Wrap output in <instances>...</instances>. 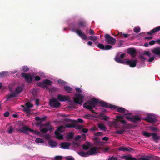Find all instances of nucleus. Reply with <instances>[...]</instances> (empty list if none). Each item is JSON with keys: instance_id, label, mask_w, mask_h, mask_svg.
<instances>
[{"instance_id": "4d7b16f0", "label": "nucleus", "mask_w": 160, "mask_h": 160, "mask_svg": "<svg viewBox=\"0 0 160 160\" xmlns=\"http://www.w3.org/2000/svg\"><path fill=\"white\" fill-rule=\"evenodd\" d=\"M41 126H42L43 127H47V128L49 127L50 125V123H46L45 124H41Z\"/></svg>"}, {"instance_id": "13d9d810", "label": "nucleus", "mask_w": 160, "mask_h": 160, "mask_svg": "<svg viewBox=\"0 0 160 160\" xmlns=\"http://www.w3.org/2000/svg\"><path fill=\"white\" fill-rule=\"evenodd\" d=\"M13 129L12 127H11L10 128L8 129V132L9 134H11L12 132Z\"/></svg>"}, {"instance_id": "f704fd0d", "label": "nucleus", "mask_w": 160, "mask_h": 160, "mask_svg": "<svg viewBox=\"0 0 160 160\" xmlns=\"http://www.w3.org/2000/svg\"><path fill=\"white\" fill-rule=\"evenodd\" d=\"M125 132V130L124 129H120L116 131L115 133L118 134H122Z\"/></svg>"}, {"instance_id": "de8ad7c7", "label": "nucleus", "mask_w": 160, "mask_h": 160, "mask_svg": "<svg viewBox=\"0 0 160 160\" xmlns=\"http://www.w3.org/2000/svg\"><path fill=\"white\" fill-rule=\"evenodd\" d=\"M24 111L27 113H29L30 112V110L29 108L25 107L24 108Z\"/></svg>"}, {"instance_id": "c9c22d12", "label": "nucleus", "mask_w": 160, "mask_h": 160, "mask_svg": "<svg viewBox=\"0 0 160 160\" xmlns=\"http://www.w3.org/2000/svg\"><path fill=\"white\" fill-rule=\"evenodd\" d=\"M124 115L127 116L125 117L126 119L128 120L129 121H131L132 120V117H130V116H128V115H132V113H126L124 114Z\"/></svg>"}, {"instance_id": "0e129e2a", "label": "nucleus", "mask_w": 160, "mask_h": 160, "mask_svg": "<svg viewBox=\"0 0 160 160\" xmlns=\"http://www.w3.org/2000/svg\"><path fill=\"white\" fill-rule=\"evenodd\" d=\"M155 42H156L155 41H154V40L151 41L149 42V44L150 45H153L155 44Z\"/></svg>"}, {"instance_id": "5fc2aeb1", "label": "nucleus", "mask_w": 160, "mask_h": 160, "mask_svg": "<svg viewBox=\"0 0 160 160\" xmlns=\"http://www.w3.org/2000/svg\"><path fill=\"white\" fill-rule=\"evenodd\" d=\"M89 33L91 35H93L95 34L94 31L91 29L89 30Z\"/></svg>"}, {"instance_id": "a19ab883", "label": "nucleus", "mask_w": 160, "mask_h": 160, "mask_svg": "<svg viewBox=\"0 0 160 160\" xmlns=\"http://www.w3.org/2000/svg\"><path fill=\"white\" fill-rule=\"evenodd\" d=\"M133 31L136 33H138L140 32V28L139 27H137L134 28Z\"/></svg>"}, {"instance_id": "79ce46f5", "label": "nucleus", "mask_w": 160, "mask_h": 160, "mask_svg": "<svg viewBox=\"0 0 160 160\" xmlns=\"http://www.w3.org/2000/svg\"><path fill=\"white\" fill-rule=\"evenodd\" d=\"M64 127L63 126H61L58 128L57 129V131H58V132H62V129L64 128Z\"/></svg>"}, {"instance_id": "423d86ee", "label": "nucleus", "mask_w": 160, "mask_h": 160, "mask_svg": "<svg viewBox=\"0 0 160 160\" xmlns=\"http://www.w3.org/2000/svg\"><path fill=\"white\" fill-rule=\"evenodd\" d=\"M21 76L25 79L26 82L30 83L32 81V78L31 75L27 74L24 72H22L21 74Z\"/></svg>"}, {"instance_id": "37998d69", "label": "nucleus", "mask_w": 160, "mask_h": 160, "mask_svg": "<svg viewBox=\"0 0 160 160\" xmlns=\"http://www.w3.org/2000/svg\"><path fill=\"white\" fill-rule=\"evenodd\" d=\"M151 53L149 51H145L143 53V55H147L148 57H150L151 55Z\"/></svg>"}, {"instance_id": "dca6fc26", "label": "nucleus", "mask_w": 160, "mask_h": 160, "mask_svg": "<svg viewBox=\"0 0 160 160\" xmlns=\"http://www.w3.org/2000/svg\"><path fill=\"white\" fill-rule=\"evenodd\" d=\"M152 52L158 56H160V47H158L152 50Z\"/></svg>"}, {"instance_id": "774afa93", "label": "nucleus", "mask_w": 160, "mask_h": 160, "mask_svg": "<svg viewBox=\"0 0 160 160\" xmlns=\"http://www.w3.org/2000/svg\"><path fill=\"white\" fill-rule=\"evenodd\" d=\"M67 160H74V158L72 157H68L66 158Z\"/></svg>"}, {"instance_id": "c03bdc74", "label": "nucleus", "mask_w": 160, "mask_h": 160, "mask_svg": "<svg viewBox=\"0 0 160 160\" xmlns=\"http://www.w3.org/2000/svg\"><path fill=\"white\" fill-rule=\"evenodd\" d=\"M98 47L101 50H104V46L102 44H99L98 45Z\"/></svg>"}, {"instance_id": "cd10ccee", "label": "nucleus", "mask_w": 160, "mask_h": 160, "mask_svg": "<svg viewBox=\"0 0 160 160\" xmlns=\"http://www.w3.org/2000/svg\"><path fill=\"white\" fill-rule=\"evenodd\" d=\"M8 71H4L0 72V77H6L8 75Z\"/></svg>"}, {"instance_id": "49530a36", "label": "nucleus", "mask_w": 160, "mask_h": 160, "mask_svg": "<svg viewBox=\"0 0 160 160\" xmlns=\"http://www.w3.org/2000/svg\"><path fill=\"white\" fill-rule=\"evenodd\" d=\"M26 107L28 108H30L33 107L32 104L30 102H28L26 104Z\"/></svg>"}, {"instance_id": "20e7f679", "label": "nucleus", "mask_w": 160, "mask_h": 160, "mask_svg": "<svg viewBox=\"0 0 160 160\" xmlns=\"http://www.w3.org/2000/svg\"><path fill=\"white\" fill-rule=\"evenodd\" d=\"M49 104L51 107L53 108H58L61 105V103L55 98H52L50 99Z\"/></svg>"}, {"instance_id": "58836bf2", "label": "nucleus", "mask_w": 160, "mask_h": 160, "mask_svg": "<svg viewBox=\"0 0 160 160\" xmlns=\"http://www.w3.org/2000/svg\"><path fill=\"white\" fill-rule=\"evenodd\" d=\"M89 144L88 145L83 144L82 146L83 149L84 150H88L89 149Z\"/></svg>"}, {"instance_id": "7c9ffc66", "label": "nucleus", "mask_w": 160, "mask_h": 160, "mask_svg": "<svg viewBox=\"0 0 160 160\" xmlns=\"http://www.w3.org/2000/svg\"><path fill=\"white\" fill-rule=\"evenodd\" d=\"M152 138L154 140H158L160 138L158 136L157 133H152Z\"/></svg>"}, {"instance_id": "8fccbe9b", "label": "nucleus", "mask_w": 160, "mask_h": 160, "mask_svg": "<svg viewBox=\"0 0 160 160\" xmlns=\"http://www.w3.org/2000/svg\"><path fill=\"white\" fill-rule=\"evenodd\" d=\"M100 116L102 118V119L106 120L107 119H108L109 118L108 117H107L106 115H101Z\"/></svg>"}, {"instance_id": "f3484780", "label": "nucleus", "mask_w": 160, "mask_h": 160, "mask_svg": "<svg viewBox=\"0 0 160 160\" xmlns=\"http://www.w3.org/2000/svg\"><path fill=\"white\" fill-rule=\"evenodd\" d=\"M77 26L78 28L85 27L86 26V22L84 20L80 21L78 22Z\"/></svg>"}, {"instance_id": "680f3d73", "label": "nucleus", "mask_w": 160, "mask_h": 160, "mask_svg": "<svg viewBox=\"0 0 160 160\" xmlns=\"http://www.w3.org/2000/svg\"><path fill=\"white\" fill-rule=\"evenodd\" d=\"M9 112L7 111L4 113L3 115L5 117H8L9 116Z\"/></svg>"}, {"instance_id": "4468645a", "label": "nucleus", "mask_w": 160, "mask_h": 160, "mask_svg": "<svg viewBox=\"0 0 160 160\" xmlns=\"http://www.w3.org/2000/svg\"><path fill=\"white\" fill-rule=\"evenodd\" d=\"M71 143L70 142H62L61 143L60 147L63 149H68Z\"/></svg>"}, {"instance_id": "0eeeda50", "label": "nucleus", "mask_w": 160, "mask_h": 160, "mask_svg": "<svg viewBox=\"0 0 160 160\" xmlns=\"http://www.w3.org/2000/svg\"><path fill=\"white\" fill-rule=\"evenodd\" d=\"M125 55V54L124 53L120 54V53H119L116 56L115 58V60L118 63L123 64L125 61L122 60L121 59L123 58Z\"/></svg>"}, {"instance_id": "a878e982", "label": "nucleus", "mask_w": 160, "mask_h": 160, "mask_svg": "<svg viewBox=\"0 0 160 160\" xmlns=\"http://www.w3.org/2000/svg\"><path fill=\"white\" fill-rule=\"evenodd\" d=\"M78 153L79 155L82 157H85L88 156L87 152H85L84 151H82L78 152Z\"/></svg>"}, {"instance_id": "c756f323", "label": "nucleus", "mask_w": 160, "mask_h": 160, "mask_svg": "<svg viewBox=\"0 0 160 160\" xmlns=\"http://www.w3.org/2000/svg\"><path fill=\"white\" fill-rule=\"evenodd\" d=\"M35 142L38 143H43L44 142V140L40 138H36L35 140Z\"/></svg>"}, {"instance_id": "4c0bfd02", "label": "nucleus", "mask_w": 160, "mask_h": 160, "mask_svg": "<svg viewBox=\"0 0 160 160\" xmlns=\"http://www.w3.org/2000/svg\"><path fill=\"white\" fill-rule=\"evenodd\" d=\"M49 145L52 146H56L57 145V143L54 141H50L49 142Z\"/></svg>"}, {"instance_id": "a211bd4d", "label": "nucleus", "mask_w": 160, "mask_h": 160, "mask_svg": "<svg viewBox=\"0 0 160 160\" xmlns=\"http://www.w3.org/2000/svg\"><path fill=\"white\" fill-rule=\"evenodd\" d=\"M108 123L110 126H114L116 128H119V127L117 121H108Z\"/></svg>"}, {"instance_id": "e2e57ef3", "label": "nucleus", "mask_w": 160, "mask_h": 160, "mask_svg": "<svg viewBox=\"0 0 160 160\" xmlns=\"http://www.w3.org/2000/svg\"><path fill=\"white\" fill-rule=\"evenodd\" d=\"M139 57L140 58L143 59L142 60V61H144L145 60H146V59L144 57V56H143V55H139Z\"/></svg>"}, {"instance_id": "9b49d317", "label": "nucleus", "mask_w": 160, "mask_h": 160, "mask_svg": "<svg viewBox=\"0 0 160 160\" xmlns=\"http://www.w3.org/2000/svg\"><path fill=\"white\" fill-rule=\"evenodd\" d=\"M65 128H73L76 129H80L83 127V126L82 125H78L73 123L66 124L65 125Z\"/></svg>"}, {"instance_id": "2f4dec72", "label": "nucleus", "mask_w": 160, "mask_h": 160, "mask_svg": "<svg viewBox=\"0 0 160 160\" xmlns=\"http://www.w3.org/2000/svg\"><path fill=\"white\" fill-rule=\"evenodd\" d=\"M42 82L43 83L48 85H51L52 83V81L48 79L44 80Z\"/></svg>"}, {"instance_id": "aec40b11", "label": "nucleus", "mask_w": 160, "mask_h": 160, "mask_svg": "<svg viewBox=\"0 0 160 160\" xmlns=\"http://www.w3.org/2000/svg\"><path fill=\"white\" fill-rule=\"evenodd\" d=\"M23 87L22 86H18L16 88L15 92V93L19 94L22 92L23 90Z\"/></svg>"}, {"instance_id": "bb28decb", "label": "nucleus", "mask_w": 160, "mask_h": 160, "mask_svg": "<svg viewBox=\"0 0 160 160\" xmlns=\"http://www.w3.org/2000/svg\"><path fill=\"white\" fill-rule=\"evenodd\" d=\"M64 90L70 93H72V89L70 86H64Z\"/></svg>"}, {"instance_id": "39448f33", "label": "nucleus", "mask_w": 160, "mask_h": 160, "mask_svg": "<svg viewBox=\"0 0 160 160\" xmlns=\"http://www.w3.org/2000/svg\"><path fill=\"white\" fill-rule=\"evenodd\" d=\"M105 38V41L108 44L114 45L116 42V40L108 34H106Z\"/></svg>"}, {"instance_id": "9d476101", "label": "nucleus", "mask_w": 160, "mask_h": 160, "mask_svg": "<svg viewBox=\"0 0 160 160\" xmlns=\"http://www.w3.org/2000/svg\"><path fill=\"white\" fill-rule=\"evenodd\" d=\"M57 100L61 102H65L69 100V97L68 96L63 95L59 94L57 96Z\"/></svg>"}, {"instance_id": "6ab92c4d", "label": "nucleus", "mask_w": 160, "mask_h": 160, "mask_svg": "<svg viewBox=\"0 0 160 160\" xmlns=\"http://www.w3.org/2000/svg\"><path fill=\"white\" fill-rule=\"evenodd\" d=\"M112 109H116L117 111L119 112L124 113L125 112V109L121 107L116 106L115 108H112Z\"/></svg>"}, {"instance_id": "e433bc0d", "label": "nucleus", "mask_w": 160, "mask_h": 160, "mask_svg": "<svg viewBox=\"0 0 160 160\" xmlns=\"http://www.w3.org/2000/svg\"><path fill=\"white\" fill-rule=\"evenodd\" d=\"M152 133L148 132L146 131H144L143 132V135L146 137H150L152 136Z\"/></svg>"}, {"instance_id": "864d4df0", "label": "nucleus", "mask_w": 160, "mask_h": 160, "mask_svg": "<svg viewBox=\"0 0 160 160\" xmlns=\"http://www.w3.org/2000/svg\"><path fill=\"white\" fill-rule=\"evenodd\" d=\"M150 129L153 132H154L158 130V128H157L153 127H150Z\"/></svg>"}, {"instance_id": "09e8293b", "label": "nucleus", "mask_w": 160, "mask_h": 160, "mask_svg": "<svg viewBox=\"0 0 160 160\" xmlns=\"http://www.w3.org/2000/svg\"><path fill=\"white\" fill-rule=\"evenodd\" d=\"M139 160H150L148 157H141L139 158H138Z\"/></svg>"}, {"instance_id": "b1692460", "label": "nucleus", "mask_w": 160, "mask_h": 160, "mask_svg": "<svg viewBox=\"0 0 160 160\" xmlns=\"http://www.w3.org/2000/svg\"><path fill=\"white\" fill-rule=\"evenodd\" d=\"M98 127L101 130L104 131H106L107 130V128L102 123H98Z\"/></svg>"}, {"instance_id": "412c9836", "label": "nucleus", "mask_w": 160, "mask_h": 160, "mask_svg": "<svg viewBox=\"0 0 160 160\" xmlns=\"http://www.w3.org/2000/svg\"><path fill=\"white\" fill-rule=\"evenodd\" d=\"M127 52L133 57L136 53L135 49L133 48H130L128 50Z\"/></svg>"}, {"instance_id": "603ef678", "label": "nucleus", "mask_w": 160, "mask_h": 160, "mask_svg": "<svg viewBox=\"0 0 160 160\" xmlns=\"http://www.w3.org/2000/svg\"><path fill=\"white\" fill-rule=\"evenodd\" d=\"M22 69L24 72H27L29 70V68L27 66H24L22 68Z\"/></svg>"}, {"instance_id": "f8f14e48", "label": "nucleus", "mask_w": 160, "mask_h": 160, "mask_svg": "<svg viewBox=\"0 0 160 160\" xmlns=\"http://www.w3.org/2000/svg\"><path fill=\"white\" fill-rule=\"evenodd\" d=\"M98 148L97 147H94L91 148L89 150L87 151L88 156L97 153Z\"/></svg>"}, {"instance_id": "473e14b6", "label": "nucleus", "mask_w": 160, "mask_h": 160, "mask_svg": "<svg viewBox=\"0 0 160 160\" xmlns=\"http://www.w3.org/2000/svg\"><path fill=\"white\" fill-rule=\"evenodd\" d=\"M29 128H28L27 126H25L23 127L22 129H19L18 131L20 132H25V131H28Z\"/></svg>"}, {"instance_id": "f03ea898", "label": "nucleus", "mask_w": 160, "mask_h": 160, "mask_svg": "<svg viewBox=\"0 0 160 160\" xmlns=\"http://www.w3.org/2000/svg\"><path fill=\"white\" fill-rule=\"evenodd\" d=\"M72 31L76 33L82 39L86 40L87 39V36L84 32H82L81 30L76 29L75 26L73 24L72 26Z\"/></svg>"}, {"instance_id": "f257e3e1", "label": "nucleus", "mask_w": 160, "mask_h": 160, "mask_svg": "<svg viewBox=\"0 0 160 160\" xmlns=\"http://www.w3.org/2000/svg\"><path fill=\"white\" fill-rule=\"evenodd\" d=\"M99 103L100 106L103 108L112 109L116 108V106L112 105L103 101L99 102L97 99L94 98L91 99V100H88L84 103L83 107L86 108L90 110L92 112H94L92 109L96 107V104Z\"/></svg>"}, {"instance_id": "338daca9", "label": "nucleus", "mask_w": 160, "mask_h": 160, "mask_svg": "<svg viewBox=\"0 0 160 160\" xmlns=\"http://www.w3.org/2000/svg\"><path fill=\"white\" fill-rule=\"evenodd\" d=\"M108 160H118V159L116 157H111L108 158Z\"/></svg>"}, {"instance_id": "6e6d98bb", "label": "nucleus", "mask_w": 160, "mask_h": 160, "mask_svg": "<svg viewBox=\"0 0 160 160\" xmlns=\"http://www.w3.org/2000/svg\"><path fill=\"white\" fill-rule=\"evenodd\" d=\"M58 82L61 84H65V82L62 80H59L58 81Z\"/></svg>"}, {"instance_id": "a18cd8bd", "label": "nucleus", "mask_w": 160, "mask_h": 160, "mask_svg": "<svg viewBox=\"0 0 160 160\" xmlns=\"http://www.w3.org/2000/svg\"><path fill=\"white\" fill-rule=\"evenodd\" d=\"M73 134L72 132L70 133L67 136V138L68 139H72L73 138Z\"/></svg>"}, {"instance_id": "393cba45", "label": "nucleus", "mask_w": 160, "mask_h": 160, "mask_svg": "<svg viewBox=\"0 0 160 160\" xmlns=\"http://www.w3.org/2000/svg\"><path fill=\"white\" fill-rule=\"evenodd\" d=\"M55 134L57 139H63V135L60 134L58 131H55Z\"/></svg>"}, {"instance_id": "69168bd1", "label": "nucleus", "mask_w": 160, "mask_h": 160, "mask_svg": "<svg viewBox=\"0 0 160 160\" xmlns=\"http://www.w3.org/2000/svg\"><path fill=\"white\" fill-rule=\"evenodd\" d=\"M118 119H123L124 118L123 116H117L116 117Z\"/></svg>"}, {"instance_id": "c85d7f7f", "label": "nucleus", "mask_w": 160, "mask_h": 160, "mask_svg": "<svg viewBox=\"0 0 160 160\" xmlns=\"http://www.w3.org/2000/svg\"><path fill=\"white\" fill-rule=\"evenodd\" d=\"M118 121L121 122L122 124L124 125V126H123L124 128L126 129L128 127L127 123L124 120H118Z\"/></svg>"}, {"instance_id": "6e6552de", "label": "nucleus", "mask_w": 160, "mask_h": 160, "mask_svg": "<svg viewBox=\"0 0 160 160\" xmlns=\"http://www.w3.org/2000/svg\"><path fill=\"white\" fill-rule=\"evenodd\" d=\"M145 120L147 122L153 123L156 121V119L154 116L151 114H148Z\"/></svg>"}, {"instance_id": "4be33fe9", "label": "nucleus", "mask_w": 160, "mask_h": 160, "mask_svg": "<svg viewBox=\"0 0 160 160\" xmlns=\"http://www.w3.org/2000/svg\"><path fill=\"white\" fill-rule=\"evenodd\" d=\"M16 96V93L15 92H12L10 93V94H9L7 96V101H10L11 98L15 97Z\"/></svg>"}, {"instance_id": "052dcab7", "label": "nucleus", "mask_w": 160, "mask_h": 160, "mask_svg": "<svg viewBox=\"0 0 160 160\" xmlns=\"http://www.w3.org/2000/svg\"><path fill=\"white\" fill-rule=\"evenodd\" d=\"M75 90L76 92H78L79 93H81L82 92V90L78 88H76Z\"/></svg>"}, {"instance_id": "bf43d9fd", "label": "nucleus", "mask_w": 160, "mask_h": 160, "mask_svg": "<svg viewBox=\"0 0 160 160\" xmlns=\"http://www.w3.org/2000/svg\"><path fill=\"white\" fill-rule=\"evenodd\" d=\"M126 147H120L118 149V150L120 151H125Z\"/></svg>"}, {"instance_id": "3c124183", "label": "nucleus", "mask_w": 160, "mask_h": 160, "mask_svg": "<svg viewBox=\"0 0 160 160\" xmlns=\"http://www.w3.org/2000/svg\"><path fill=\"white\" fill-rule=\"evenodd\" d=\"M94 135L96 136H101L103 135V133L102 132H95L94 134Z\"/></svg>"}, {"instance_id": "72a5a7b5", "label": "nucleus", "mask_w": 160, "mask_h": 160, "mask_svg": "<svg viewBox=\"0 0 160 160\" xmlns=\"http://www.w3.org/2000/svg\"><path fill=\"white\" fill-rule=\"evenodd\" d=\"M42 126H41V125L40 127V131L43 133H47L48 131V130L47 128H42Z\"/></svg>"}, {"instance_id": "5701e85b", "label": "nucleus", "mask_w": 160, "mask_h": 160, "mask_svg": "<svg viewBox=\"0 0 160 160\" xmlns=\"http://www.w3.org/2000/svg\"><path fill=\"white\" fill-rule=\"evenodd\" d=\"M123 158H125V160H138L136 158H133L132 156L130 155L124 156Z\"/></svg>"}, {"instance_id": "1a4fd4ad", "label": "nucleus", "mask_w": 160, "mask_h": 160, "mask_svg": "<svg viewBox=\"0 0 160 160\" xmlns=\"http://www.w3.org/2000/svg\"><path fill=\"white\" fill-rule=\"evenodd\" d=\"M137 63V61L136 60H128L125 62L123 64L129 65L131 67H134L136 66Z\"/></svg>"}, {"instance_id": "7ed1b4c3", "label": "nucleus", "mask_w": 160, "mask_h": 160, "mask_svg": "<svg viewBox=\"0 0 160 160\" xmlns=\"http://www.w3.org/2000/svg\"><path fill=\"white\" fill-rule=\"evenodd\" d=\"M75 96V97L73 98L74 102L76 103L82 105L83 102V96L82 95L78 93H76Z\"/></svg>"}, {"instance_id": "ddd939ff", "label": "nucleus", "mask_w": 160, "mask_h": 160, "mask_svg": "<svg viewBox=\"0 0 160 160\" xmlns=\"http://www.w3.org/2000/svg\"><path fill=\"white\" fill-rule=\"evenodd\" d=\"M160 30V26H158L155 28H154L149 32L147 33L148 35H152L153 33L157 32Z\"/></svg>"}, {"instance_id": "2eb2a0df", "label": "nucleus", "mask_w": 160, "mask_h": 160, "mask_svg": "<svg viewBox=\"0 0 160 160\" xmlns=\"http://www.w3.org/2000/svg\"><path fill=\"white\" fill-rule=\"evenodd\" d=\"M141 120V119L137 115H135L132 116L131 122H132L134 123H136L137 122L140 121Z\"/></svg>"}, {"instance_id": "ea45409f", "label": "nucleus", "mask_w": 160, "mask_h": 160, "mask_svg": "<svg viewBox=\"0 0 160 160\" xmlns=\"http://www.w3.org/2000/svg\"><path fill=\"white\" fill-rule=\"evenodd\" d=\"M112 46L109 45H106L105 46H104V50H108L111 49V48H112Z\"/></svg>"}]
</instances>
